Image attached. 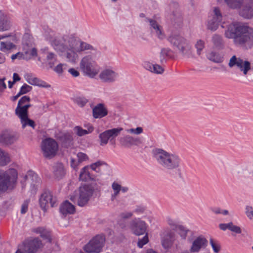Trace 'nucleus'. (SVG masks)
<instances>
[{"label":"nucleus","mask_w":253,"mask_h":253,"mask_svg":"<svg viewBox=\"0 0 253 253\" xmlns=\"http://www.w3.org/2000/svg\"><path fill=\"white\" fill-rule=\"evenodd\" d=\"M225 35L228 38H235L240 44L253 42V29L238 22H232L229 25Z\"/></svg>","instance_id":"1"},{"label":"nucleus","mask_w":253,"mask_h":253,"mask_svg":"<svg viewBox=\"0 0 253 253\" xmlns=\"http://www.w3.org/2000/svg\"><path fill=\"white\" fill-rule=\"evenodd\" d=\"M94 192V188L91 185L84 184L81 186L75 191L74 195H71L70 199L80 207L86 206Z\"/></svg>","instance_id":"2"},{"label":"nucleus","mask_w":253,"mask_h":253,"mask_svg":"<svg viewBox=\"0 0 253 253\" xmlns=\"http://www.w3.org/2000/svg\"><path fill=\"white\" fill-rule=\"evenodd\" d=\"M42 150L45 158L51 159L56 155L58 150V144L54 139L46 138L42 141Z\"/></svg>","instance_id":"3"},{"label":"nucleus","mask_w":253,"mask_h":253,"mask_svg":"<svg viewBox=\"0 0 253 253\" xmlns=\"http://www.w3.org/2000/svg\"><path fill=\"white\" fill-rule=\"evenodd\" d=\"M80 68L84 73L91 77H94L99 72L97 65L89 55L86 56L82 59Z\"/></svg>","instance_id":"4"},{"label":"nucleus","mask_w":253,"mask_h":253,"mask_svg":"<svg viewBox=\"0 0 253 253\" xmlns=\"http://www.w3.org/2000/svg\"><path fill=\"white\" fill-rule=\"evenodd\" d=\"M105 240L103 236L97 235L84 246V250L88 253H98L101 250Z\"/></svg>","instance_id":"5"},{"label":"nucleus","mask_w":253,"mask_h":253,"mask_svg":"<svg viewBox=\"0 0 253 253\" xmlns=\"http://www.w3.org/2000/svg\"><path fill=\"white\" fill-rule=\"evenodd\" d=\"M158 153L160 159L168 169H172L178 166L179 161L176 156L170 155L163 150H159Z\"/></svg>","instance_id":"6"},{"label":"nucleus","mask_w":253,"mask_h":253,"mask_svg":"<svg viewBox=\"0 0 253 253\" xmlns=\"http://www.w3.org/2000/svg\"><path fill=\"white\" fill-rule=\"evenodd\" d=\"M228 65L230 67L237 66L245 75H246L251 69V64L249 61H244L240 58H237L235 55L231 58Z\"/></svg>","instance_id":"7"},{"label":"nucleus","mask_w":253,"mask_h":253,"mask_svg":"<svg viewBox=\"0 0 253 253\" xmlns=\"http://www.w3.org/2000/svg\"><path fill=\"white\" fill-rule=\"evenodd\" d=\"M40 203L41 208L44 211H46L49 207H54L56 203L55 200L53 198L51 192L48 191H44L41 195L40 199Z\"/></svg>","instance_id":"8"},{"label":"nucleus","mask_w":253,"mask_h":253,"mask_svg":"<svg viewBox=\"0 0 253 253\" xmlns=\"http://www.w3.org/2000/svg\"><path fill=\"white\" fill-rule=\"evenodd\" d=\"M24 251L28 253H35L43 247V244L38 238H34L24 243Z\"/></svg>","instance_id":"9"},{"label":"nucleus","mask_w":253,"mask_h":253,"mask_svg":"<svg viewBox=\"0 0 253 253\" xmlns=\"http://www.w3.org/2000/svg\"><path fill=\"white\" fill-rule=\"evenodd\" d=\"M30 98L28 96H23L19 100L15 109L16 115L28 113V109L31 107Z\"/></svg>","instance_id":"10"},{"label":"nucleus","mask_w":253,"mask_h":253,"mask_svg":"<svg viewBox=\"0 0 253 253\" xmlns=\"http://www.w3.org/2000/svg\"><path fill=\"white\" fill-rule=\"evenodd\" d=\"M122 128H113L106 130L100 134L101 144L107 143L109 139H113L117 136L122 130Z\"/></svg>","instance_id":"11"},{"label":"nucleus","mask_w":253,"mask_h":253,"mask_svg":"<svg viewBox=\"0 0 253 253\" xmlns=\"http://www.w3.org/2000/svg\"><path fill=\"white\" fill-rule=\"evenodd\" d=\"M241 14L247 18H251L253 16V0H244L243 6Z\"/></svg>","instance_id":"12"},{"label":"nucleus","mask_w":253,"mask_h":253,"mask_svg":"<svg viewBox=\"0 0 253 253\" xmlns=\"http://www.w3.org/2000/svg\"><path fill=\"white\" fill-rule=\"evenodd\" d=\"M131 229L136 235H142L145 233L146 230V224L142 221L133 220L131 225Z\"/></svg>","instance_id":"13"},{"label":"nucleus","mask_w":253,"mask_h":253,"mask_svg":"<svg viewBox=\"0 0 253 253\" xmlns=\"http://www.w3.org/2000/svg\"><path fill=\"white\" fill-rule=\"evenodd\" d=\"M108 114V110L103 103H99L92 109V115L95 118H102Z\"/></svg>","instance_id":"14"},{"label":"nucleus","mask_w":253,"mask_h":253,"mask_svg":"<svg viewBox=\"0 0 253 253\" xmlns=\"http://www.w3.org/2000/svg\"><path fill=\"white\" fill-rule=\"evenodd\" d=\"M10 171L15 172V170L12 169ZM9 173L10 171L0 174V191H5L7 189L10 179Z\"/></svg>","instance_id":"15"},{"label":"nucleus","mask_w":253,"mask_h":253,"mask_svg":"<svg viewBox=\"0 0 253 253\" xmlns=\"http://www.w3.org/2000/svg\"><path fill=\"white\" fill-rule=\"evenodd\" d=\"M33 232L39 234L40 236L43 239L47 240L49 243H51L52 240L51 232L43 227H39L33 229Z\"/></svg>","instance_id":"16"},{"label":"nucleus","mask_w":253,"mask_h":253,"mask_svg":"<svg viewBox=\"0 0 253 253\" xmlns=\"http://www.w3.org/2000/svg\"><path fill=\"white\" fill-rule=\"evenodd\" d=\"M60 211L64 215L74 214L76 211V208L74 205L70 203L68 201H66L61 205Z\"/></svg>","instance_id":"17"},{"label":"nucleus","mask_w":253,"mask_h":253,"mask_svg":"<svg viewBox=\"0 0 253 253\" xmlns=\"http://www.w3.org/2000/svg\"><path fill=\"white\" fill-rule=\"evenodd\" d=\"M21 120V123L23 127H25L27 126H30L33 128L35 126V123L33 120L30 119L28 118V113H25V114H20L16 115Z\"/></svg>","instance_id":"18"},{"label":"nucleus","mask_w":253,"mask_h":253,"mask_svg":"<svg viewBox=\"0 0 253 253\" xmlns=\"http://www.w3.org/2000/svg\"><path fill=\"white\" fill-rule=\"evenodd\" d=\"M10 27L9 18L7 15L2 14L0 16V31L8 30Z\"/></svg>","instance_id":"19"},{"label":"nucleus","mask_w":253,"mask_h":253,"mask_svg":"<svg viewBox=\"0 0 253 253\" xmlns=\"http://www.w3.org/2000/svg\"><path fill=\"white\" fill-rule=\"evenodd\" d=\"M207 243V241L206 239L200 237L198 238L193 242L191 248V251L192 252H198L202 247L206 246Z\"/></svg>","instance_id":"20"},{"label":"nucleus","mask_w":253,"mask_h":253,"mask_svg":"<svg viewBox=\"0 0 253 253\" xmlns=\"http://www.w3.org/2000/svg\"><path fill=\"white\" fill-rule=\"evenodd\" d=\"M14 139V136L7 130L2 131L0 135V141L6 144L12 143Z\"/></svg>","instance_id":"21"},{"label":"nucleus","mask_w":253,"mask_h":253,"mask_svg":"<svg viewBox=\"0 0 253 253\" xmlns=\"http://www.w3.org/2000/svg\"><path fill=\"white\" fill-rule=\"evenodd\" d=\"M169 41L174 45H176L183 52L184 47L183 46L185 44L184 39L179 36H172L169 38Z\"/></svg>","instance_id":"22"},{"label":"nucleus","mask_w":253,"mask_h":253,"mask_svg":"<svg viewBox=\"0 0 253 253\" xmlns=\"http://www.w3.org/2000/svg\"><path fill=\"white\" fill-rule=\"evenodd\" d=\"M115 77V72L110 69H106L101 72L99 75L101 79L104 81H112Z\"/></svg>","instance_id":"23"},{"label":"nucleus","mask_w":253,"mask_h":253,"mask_svg":"<svg viewBox=\"0 0 253 253\" xmlns=\"http://www.w3.org/2000/svg\"><path fill=\"white\" fill-rule=\"evenodd\" d=\"M229 7L233 9H240L242 10L244 0H224Z\"/></svg>","instance_id":"24"},{"label":"nucleus","mask_w":253,"mask_h":253,"mask_svg":"<svg viewBox=\"0 0 253 253\" xmlns=\"http://www.w3.org/2000/svg\"><path fill=\"white\" fill-rule=\"evenodd\" d=\"M54 174L57 178H61L65 175V170L63 164L61 163L56 164L54 167Z\"/></svg>","instance_id":"25"},{"label":"nucleus","mask_w":253,"mask_h":253,"mask_svg":"<svg viewBox=\"0 0 253 253\" xmlns=\"http://www.w3.org/2000/svg\"><path fill=\"white\" fill-rule=\"evenodd\" d=\"M174 234L172 232L168 233L164 237L162 245L166 249L170 247L172 244Z\"/></svg>","instance_id":"26"},{"label":"nucleus","mask_w":253,"mask_h":253,"mask_svg":"<svg viewBox=\"0 0 253 253\" xmlns=\"http://www.w3.org/2000/svg\"><path fill=\"white\" fill-rule=\"evenodd\" d=\"M80 179L86 181L90 179H93V177L92 175H91L88 171V167H84L81 171L80 174Z\"/></svg>","instance_id":"27"},{"label":"nucleus","mask_w":253,"mask_h":253,"mask_svg":"<svg viewBox=\"0 0 253 253\" xmlns=\"http://www.w3.org/2000/svg\"><path fill=\"white\" fill-rule=\"evenodd\" d=\"M8 154L0 149V165L4 166L10 162Z\"/></svg>","instance_id":"28"},{"label":"nucleus","mask_w":253,"mask_h":253,"mask_svg":"<svg viewBox=\"0 0 253 253\" xmlns=\"http://www.w3.org/2000/svg\"><path fill=\"white\" fill-rule=\"evenodd\" d=\"M212 41L216 47H221L223 45L222 38L219 35H214L212 38Z\"/></svg>","instance_id":"29"},{"label":"nucleus","mask_w":253,"mask_h":253,"mask_svg":"<svg viewBox=\"0 0 253 253\" xmlns=\"http://www.w3.org/2000/svg\"><path fill=\"white\" fill-rule=\"evenodd\" d=\"M149 22L150 23L151 26L156 30V33L158 36H160L162 35V32L161 30V27L160 26L157 22L154 20L150 19Z\"/></svg>","instance_id":"30"},{"label":"nucleus","mask_w":253,"mask_h":253,"mask_svg":"<svg viewBox=\"0 0 253 253\" xmlns=\"http://www.w3.org/2000/svg\"><path fill=\"white\" fill-rule=\"evenodd\" d=\"M219 22H218V21H217V20H216L214 17H213V19L211 21L209 22L208 26V29L211 31H214L216 30Z\"/></svg>","instance_id":"31"},{"label":"nucleus","mask_w":253,"mask_h":253,"mask_svg":"<svg viewBox=\"0 0 253 253\" xmlns=\"http://www.w3.org/2000/svg\"><path fill=\"white\" fill-rule=\"evenodd\" d=\"M209 59L216 63H220L222 62V58L215 52H212L210 53L209 55Z\"/></svg>","instance_id":"32"},{"label":"nucleus","mask_w":253,"mask_h":253,"mask_svg":"<svg viewBox=\"0 0 253 253\" xmlns=\"http://www.w3.org/2000/svg\"><path fill=\"white\" fill-rule=\"evenodd\" d=\"M93 46L88 43L84 42H81L80 48L77 50L78 52L84 51L85 50H93Z\"/></svg>","instance_id":"33"},{"label":"nucleus","mask_w":253,"mask_h":253,"mask_svg":"<svg viewBox=\"0 0 253 253\" xmlns=\"http://www.w3.org/2000/svg\"><path fill=\"white\" fill-rule=\"evenodd\" d=\"M29 83H30L31 84H33V85H39V86H44V84L45 83L40 80L39 78H30L29 79Z\"/></svg>","instance_id":"34"},{"label":"nucleus","mask_w":253,"mask_h":253,"mask_svg":"<svg viewBox=\"0 0 253 253\" xmlns=\"http://www.w3.org/2000/svg\"><path fill=\"white\" fill-rule=\"evenodd\" d=\"M152 69L154 73H157V74H161L164 72V69L160 65L155 64L152 65ZM149 68L150 70H152V67L151 65L149 66Z\"/></svg>","instance_id":"35"},{"label":"nucleus","mask_w":253,"mask_h":253,"mask_svg":"<svg viewBox=\"0 0 253 253\" xmlns=\"http://www.w3.org/2000/svg\"><path fill=\"white\" fill-rule=\"evenodd\" d=\"M210 243L215 253H217L220 251V245L216 241L211 239L210 240Z\"/></svg>","instance_id":"36"},{"label":"nucleus","mask_w":253,"mask_h":253,"mask_svg":"<svg viewBox=\"0 0 253 253\" xmlns=\"http://www.w3.org/2000/svg\"><path fill=\"white\" fill-rule=\"evenodd\" d=\"M171 19L175 24H177L178 26L180 27L181 25L182 18L180 14L176 16L175 14H173V17L171 18Z\"/></svg>","instance_id":"37"},{"label":"nucleus","mask_w":253,"mask_h":253,"mask_svg":"<svg viewBox=\"0 0 253 253\" xmlns=\"http://www.w3.org/2000/svg\"><path fill=\"white\" fill-rule=\"evenodd\" d=\"M196 48L197 49L198 53L199 55L201 54V50L205 47V42L200 40L195 45Z\"/></svg>","instance_id":"38"},{"label":"nucleus","mask_w":253,"mask_h":253,"mask_svg":"<svg viewBox=\"0 0 253 253\" xmlns=\"http://www.w3.org/2000/svg\"><path fill=\"white\" fill-rule=\"evenodd\" d=\"M218 22H221L222 15L218 8L215 7L214 9V17Z\"/></svg>","instance_id":"39"},{"label":"nucleus","mask_w":253,"mask_h":253,"mask_svg":"<svg viewBox=\"0 0 253 253\" xmlns=\"http://www.w3.org/2000/svg\"><path fill=\"white\" fill-rule=\"evenodd\" d=\"M112 188L115 191L114 196L115 197L121 190V186L116 182H114L112 184Z\"/></svg>","instance_id":"40"},{"label":"nucleus","mask_w":253,"mask_h":253,"mask_svg":"<svg viewBox=\"0 0 253 253\" xmlns=\"http://www.w3.org/2000/svg\"><path fill=\"white\" fill-rule=\"evenodd\" d=\"M149 242L148 234H146L143 239L140 240L138 242V246L139 248H142L143 246Z\"/></svg>","instance_id":"41"},{"label":"nucleus","mask_w":253,"mask_h":253,"mask_svg":"<svg viewBox=\"0 0 253 253\" xmlns=\"http://www.w3.org/2000/svg\"><path fill=\"white\" fill-rule=\"evenodd\" d=\"M228 229L236 233H240L241 232L240 228L238 226L233 225L232 223H229Z\"/></svg>","instance_id":"42"},{"label":"nucleus","mask_w":253,"mask_h":253,"mask_svg":"<svg viewBox=\"0 0 253 253\" xmlns=\"http://www.w3.org/2000/svg\"><path fill=\"white\" fill-rule=\"evenodd\" d=\"M31 86L26 84H25L21 87L20 91L19 93H20V94L22 95L29 92L31 90Z\"/></svg>","instance_id":"43"},{"label":"nucleus","mask_w":253,"mask_h":253,"mask_svg":"<svg viewBox=\"0 0 253 253\" xmlns=\"http://www.w3.org/2000/svg\"><path fill=\"white\" fill-rule=\"evenodd\" d=\"M77 157L78 158V163H80L88 160L87 156L85 154L82 152L79 153L77 155Z\"/></svg>","instance_id":"44"},{"label":"nucleus","mask_w":253,"mask_h":253,"mask_svg":"<svg viewBox=\"0 0 253 253\" xmlns=\"http://www.w3.org/2000/svg\"><path fill=\"white\" fill-rule=\"evenodd\" d=\"M77 131V133L79 136H83L88 133V132L85 129H83L81 126H77L75 127Z\"/></svg>","instance_id":"45"},{"label":"nucleus","mask_w":253,"mask_h":253,"mask_svg":"<svg viewBox=\"0 0 253 253\" xmlns=\"http://www.w3.org/2000/svg\"><path fill=\"white\" fill-rule=\"evenodd\" d=\"M77 103L81 107H84L87 102V100L84 98H77L76 100Z\"/></svg>","instance_id":"46"},{"label":"nucleus","mask_w":253,"mask_h":253,"mask_svg":"<svg viewBox=\"0 0 253 253\" xmlns=\"http://www.w3.org/2000/svg\"><path fill=\"white\" fill-rule=\"evenodd\" d=\"M135 142L134 138L131 136H126L124 139V145H127V144H132Z\"/></svg>","instance_id":"47"},{"label":"nucleus","mask_w":253,"mask_h":253,"mask_svg":"<svg viewBox=\"0 0 253 253\" xmlns=\"http://www.w3.org/2000/svg\"><path fill=\"white\" fill-rule=\"evenodd\" d=\"M11 45L9 44H7L4 42H0V49L1 50H8L11 48Z\"/></svg>","instance_id":"48"},{"label":"nucleus","mask_w":253,"mask_h":253,"mask_svg":"<svg viewBox=\"0 0 253 253\" xmlns=\"http://www.w3.org/2000/svg\"><path fill=\"white\" fill-rule=\"evenodd\" d=\"M25 54H29L32 57H36L38 55L37 49L36 48H33L30 50V51L25 52Z\"/></svg>","instance_id":"49"},{"label":"nucleus","mask_w":253,"mask_h":253,"mask_svg":"<svg viewBox=\"0 0 253 253\" xmlns=\"http://www.w3.org/2000/svg\"><path fill=\"white\" fill-rule=\"evenodd\" d=\"M69 72L74 77H78L79 76L80 73L79 72L75 70L74 68H71L69 70Z\"/></svg>","instance_id":"50"},{"label":"nucleus","mask_w":253,"mask_h":253,"mask_svg":"<svg viewBox=\"0 0 253 253\" xmlns=\"http://www.w3.org/2000/svg\"><path fill=\"white\" fill-rule=\"evenodd\" d=\"M132 214L130 212L122 213L121 214V217L123 219L128 218L131 217Z\"/></svg>","instance_id":"51"},{"label":"nucleus","mask_w":253,"mask_h":253,"mask_svg":"<svg viewBox=\"0 0 253 253\" xmlns=\"http://www.w3.org/2000/svg\"><path fill=\"white\" fill-rule=\"evenodd\" d=\"M130 131H131V132H134L136 134H140L142 132L143 129L142 127H138L136 128L135 129H131Z\"/></svg>","instance_id":"52"},{"label":"nucleus","mask_w":253,"mask_h":253,"mask_svg":"<svg viewBox=\"0 0 253 253\" xmlns=\"http://www.w3.org/2000/svg\"><path fill=\"white\" fill-rule=\"evenodd\" d=\"M63 65L60 64L58 65L56 68L55 70L56 72H57L58 73H61L63 72V68H62Z\"/></svg>","instance_id":"53"},{"label":"nucleus","mask_w":253,"mask_h":253,"mask_svg":"<svg viewBox=\"0 0 253 253\" xmlns=\"http://www.w3.org/2000/svg\"><path fill=\"white\" fill-rule=\"evenodd\" d=\"M5 79H0V88L1 89H5L6 87V84L4 83Z\"/></svg>","instance_id":"54"},{"label":"nucleus","mask_w":253,"mask_h":253,"mask_svg":"<svg viewBox=\"0 0 253 253\" xmlns=\"http://www.w3.org/2000/svg\"><path fill=\"white\" fill-rule=\"evenodd\" d=\"M13 81L14 83H15L17 81H19L21 79L20 77L19 76L18 74L17 73H14L13 74Z\"/></svg>","instance_id":"55"},{"label":"nucleus","mask_w":253,"mask_h":253,"mask_svg":"<svg viewBox=\"0 0 253 253\" xmlns=\"http://www.w3.org/2000/svg\"><path fill=\"white\" fill-rule=\"evenodd\" d=\"M55 58V54L53 53L49 52L48 53L47 56V59L48 60H52Z\"/></svg>","instance_id":"56"},{"label":"nucleus","mask_w":253,"mask_h":253,"mask_svg":"<svg viewBox=\"0 0 253 253\" xmlns=\"http://www.w3.org/2000/svg\"><path fill=\"white\" fill-rule=\"evenodd\" d=\"M79 164L80 163H78V161L77 162L75 160L72 159L71 161V166L74 168H76Z\"/></svg>","instance_id":"57"},{"label":"nucleus","mask_w":253,"mask_h":253,"mask_svg":"<svg viewBox=\"0 0 253 253\" xmlns=\"http://www.w3.org/2000/svg\"><path fill=\"white\" fill-rule=\"evenodd\" d=\"M228 224H220L219 225L220 228L222 230H226L227 229H228Z\"/></svg>","instance_id":"58"},{"label":"nucleus","mask_w":253,"mask_h":253,"mask_svg":"<svg viewBox=\"0 0 253 253\" xmlns=\"http://www.w3.org/2000/svg\"><path fill=\"white\" fill-rule=\"evenodd\" d=\"M100 165V164L99 163H96L92 164L90 166V168L92 170H95L97 167L99 166Z\"/></svg>","instance_id":"59"},{"label":"nucleus","mask_w":253,"mask_h":253,"mask_svg":"<svg viewBox=\"0 0 253 253\" xmlns=\"http://www.w3.org/2000/svg\"><path fill=\"white\" fill-rule=\"evenodd\" d=\"M28 209V206L27 205H24L22 206V209H21V212L22 213H25Z\"/></svg>","instance_id":"60"},{"label":"nucleus","mask_w":253,"mask_h":253,"mask_svg":"<svg viewBox=\"0 0 253 253\" xmlns=\"http://www.w3.org/2000/svg\"><path fill=\"white\" fill-rule=\"evenodd\" d=\"M177 229L183 232V234L185 235L186 234V231L185 230H184V228L182 226H179L177 227Z\"/></svg>","instance_id":"61"},{"label":"nucleus","mask_w":253,"mask_h":253,"mask_svg":"<svg viewBox=\"0 0 253 253\" xmlns=\"http://www.w3.org/2000/svg\"><path fill=\"white\" fill-rule=\"evenodd\" d=\"M21 95V94H20V93H19L16 96H13L12 97V100L13 101H15L16 100H17V99Z\"/></svg>","instance_id":"62"},{"label":"nucleus","mask_w":253,"mask_h":253,"mask_svg":"<svg viewBox=\"0 0 253 253\" xmlns=\"http://www.w3.org/2000/svg\"><path fill=\"white\" fill-rule=\"evenodd\" d=\"M15 83L14 82L9 81L8 82L9 87L11 88Z\"/></svg>","instance_id":"63"},{"label":"nucleus","mask_w":253,"mask_h":253,"mask_svg":"<svg viewBox=\"0 0 253 253\" xmlns=\"http://www.w3.org/2000/svg\"><path fill=\"white\" fill-rule=\"evenodd\" d=\"M147 253H157L154 251L153 250H150L148 251Z\"/></svg>","instance_id":"64"}]
</instances>
